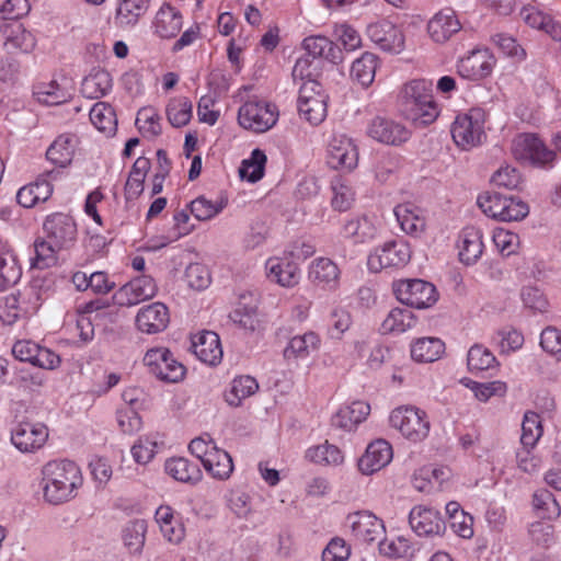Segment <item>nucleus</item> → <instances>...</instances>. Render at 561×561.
Wrapping results in <instances>:
<instances>
[{"mask_svg": "<svg viewBox=\"0 0 561 561\" xmlns=\"http://www.w3.org/2000/svg\"><path fill=\"white\" fill-rule=\"evenodd\" d=\"M495 59L489 49H474L457 64L458 73L469 80H481L489 77Z\"/></svg>", "mask_w": 561, "mask_h": 561, "instance_id": "6ab92c4d", "label": "nucleus"}, {"mask_svg": "<svg viewBox=\"0 0 561 561\" xmlns=\"http://www.w3.org/2000/svg\"><path fill=\"white\" fill-rule=\"evenodd\" d=\"M147 523L144 519L129 522L123 530V540L131 553H139L145 545Z\"/></svg>", "mask_w": 561, "mask_h": 561, "instance_id": "864d4df0", "label": "nucleus"}, {"mask_svg": "<svg viewBox=\"0 0 561 561\" xmlns=\"http://www.w3.org/2000/svg\"><path fill=\"white\" fill-rule=\"evenodd\" d=\"M486 116V112L481 107H472L456 116L450 133L457 147L470 150L483 142L486 138L484 129Z\"/></svg>", "mask_w": 561, "mask_h": 561, "instance_id": "7ed1b4c3", "label": "nucleus"}, {"mask_svg": "<svg viewBox=\"0 0 561 561\" xmlns=\"http://www.w3.org/2000/svg\"><path fill=\"white\" fill-rule=\"evenodd\" d=\"M35 256L33 257V266L37 268H47L55 264L56 253L61 249L57 245L50 244L49 239L36 241L34 244Z\"/></svg>", "mask_w": 561, "mask_h": 561, "instance_id": "680f3d73", "label": "nucleus"}, {"mask_svg": "<svg viewBox=\"0 0 561 561\" xmlns=\"http://www.w3.org/2000/svg\"><path fill=\"white\" fill-rule=\"evenodd\" d=\"M367 135L389 146H400L411 137L410 130L403 124L385 116H376L368 123Z\"/></svg>", "mask_w": 561, "mask_h": 561, "instance_id": "f3484780", "label": "nucleus"}, {"mask_svg": "<svg viewBox=\"0 0 561 561\" xmlns=\"http://www.w3.org/2000/svg\"><path fill=\"white\" fill-rule=\"evenodd\" d=\"M42 305L41 291L31 286L16 294H10L0 301V319L5 324H13L19 319L35 314Z\"/></svg>", "mask_w": 561, "mask_h": 561, "instance_id": "39448f33", "label": "nucleus"}, {"mask_svg": "<svg viewBox=\"0 0 561 561\" xmlns=\"http://www.w3.org/2000/svg\"><path fill=\"white\" fill-rule=\"evenodd\" d=\"M391 445L385 439L371 442L358 460V469L364 474H373L386 467L392 459Z\"/></svg>", "mask_w": 561, "mask_h": 561, "instance_id": "5701e85b", "label": "nucleus"}, {"mask_svg": "<svg viewBox=\"0 0 561 561\" xmlns=\"http://www.w3.org/2000/svg\"><path fill=\"white\" fill-rule=\"evenodd\" d=\"M205 470L215 479L226 480L233 471V462L230 455L220 449L216 448L211 454H208L203 462Z\"/></svg>", "mask_w": 561, "mask_h": 561, "instance_id": "ea45409f", "label": "nucleus"}, {"mask_svg": "<svg viewBox=\"0 0 561 561\" xmlns=\"http://www.w3.org/2000/svg\"><path fill=\"white\" fill-rule=\"evenodd\" d=\"M90 121L95 126V128L107 135H112L116 130V115L113 107L108 103H95L90 110Z\"/></svg>", "mask_w": 561, "mask_h": 561, "instance_id": "a18cd8bd", "label": "nucleus"}, {"mask_svg": "<svg viewBox=\"0 0 561 561\" xmlns=\"http://www.w3.org/2000/svg\"><path fill=\"white\" fill-rule=\"evenodd\" d=\"M520 298L524 307L534 312H545L548 309V300L542 291L537 287H523L520 290Z\"/></svg>", "mask_w": 561, "mask_h": 561, "instance_id": "69168bd1", "label": "nucleus"}, {"mask_svg": "<svg viewBox=\"0 0 561 561\" xmlns=\"http://www.w3.org/2000/svg\"><path fill=\"white\" fill-rule=\"evenodd\" d=\"M533 506L541 518L554 519L561 514L560 505L553 494L545 489L538 490L534 493Z\"/></svg>", "mask_w": 561, "mask_h": 561, "instance_id": "603ef678", "label": "nucleus"}, {"mask_svg": "<svg viewBox=\"0 0 561 561\" xmlns=\"http://www.w3.org/2000/svg\"><path fill=\"white\" fill-rule=\"evenodd\" d=\"M378 234L374 220L367 216H357L345 219L341 228V236L353 244H363L373 241Z\"/></svg>", "mask_w": 561, "mask_h": 561, "instance_id": "a878e982", "label": "nucleus"}, {"mask_svg": "<svg viewBox=\"0 0 561 561\" xmlns=\"http://www.w3.org/2000/svg\"><path fill=\"white\" fill-rule=\"evenodd\" d=\"M333 33L347 51L356 50L362 46L360 34L347 23L335 24Z\"/></svg>", "mask_w": 561, "mask_h": 561, "instance_id": "0e129e2a", "label": "nucleus"}, {"mask_svg": "<svg viewBox=\"0 0 561 561\" xmlns=\"http://www.w3.org/2000/svg\"><path fill=\"white\" fill-rule=\"evenodd\" d=\"M445 351V343L438 337H421L411 345V357L420 363L437 360Z\"/></svg>", "mask_w": 561, "mask_h": 561, "instance_id": "c9c22d12", "label": "nucleus"}, {"mask_svg": "<svg viewBox=\"0 0 561 561\" xmlns=\"http://www.w3.org/2000/svg\"><path fill=\"white\" fill-rule=\"evenodd\" d=\"M461 30V23L451 9L437 12L427 23V32L436 43H445Z\"/></svg>", "mask_w": 561, "mask_h": 561, "instance_id": "393cba45", "label": "nucleus"}, {"mask_svg": "<svg viewBox=\"0 0 561 561\" xmlns=\"http://www.w3.org/2000/svg\"><path fill=\"white\" fill-rule=\"evenodd\" d=\"M259 389V383L255 378L251 376H239L231 381V387L227 393V402L232 407H238L241 401L252 394Z\"/></svg>", "mask_w": 561, "mask_h": 561, "instance_id": "3c124183", "label": "nucleus"}, {"mask_svg": "<svg viewBox=\"0 0 561 561\" xmlns=\"http://www.w3.org/2000/svg\"><path fill=\"white\" fill-rule=\"evenodd\" d=\"M396 298L411 308L426 309L438 298L436 287L423 279H401L392 285Z\"/></svg>", "mask_w": 561, "mask_h": 561, "instance_id": "6e6552de", "label": "nucleus"}, {"mask_svg": "<svg viewBox=\"0 0 561 561\" xmlns=\"http://www.w3.org/2000/svg\"><path fill=\"white\" fill-rule=\"evenodd\" d=\"M165 472L174 480L195 484L202 480L203 473L199 466L184 457H173L164 463Z\"/></svg>", "mask_w": 561, "mask_h": 561, "instance_id": "473e14b6", "label": "nucleus"}, {"mask_svg": "<svg viewBox=\"0 0 561 561\" xmlns=\"http://www.w3.org/2000/svg\"><path fill=\"white\" fill-rule=\"evenodd\" d=\"M49 437L48 427L41 422H19L11 428L10 440L23 454L42 449Z\"/></svg>", "mask_w": 561, "mask_h": 561, "instance_id": "f8f14e48", "label": "nucleus"}, {"mask_svg": "<svg viewBox=\"0 0 561 561\" xmlns=\"http://www.w3.org/2000/svg\"><path fill=\"white\" fill-rule=\"evenodd\" d=\"M112 89V78L106 70H96L81 83V93L88 99H100Z\"/></svg>", "mask_w": 561, "mask_h": 561, "instance_id": "a19ab883", "label": "nucleus"}, {"mask_svg": "<svg viewBox=\"0 0 561 561\" xmlns=\"http://www.w3.org/2000/svg\"><path fill=\"white\" fill-rule=\"evenodd\" d=\"M327 152V161L332 169L351 172L358 164L357 145L346 135H333L328 144Z\"/></svg>", "mask_w": 561, "mask_h": 561, "instance_id": "4468645a", "label": "nucleus"}, {"mask_svg": "<svg viewBox=\"0 0 561 561\" xmlns=\"http://www.w3.org/2000/svg\"><path fill=\"white\" fill-rule=\"evenodd\" d=\"M368 37L382 50L400 53L404 46L402 32L389 21H380L369 24L367 27Z\"/></svg>", "mask_w": 561, "mask_h": 561, "instance_id": "aec40b11", "label": "nucleus"}, {"mask_svg": "<svg viewBox=\"0 0 561 561\" xmlns=\"http://www.w3.org/2000/svg\"><path fill=\"white\" fill-rule=\"evenodd\" d=\"M193 104L187 96H178L169 101L167 105V117L173 127H183L192 118Z\"/></svg>", "mask_w": 561, "mask_h": 561, "instance_id": "de8ad7c7", "label": "nucleus"}, {"mask_svg": "<svg viewBox=\"0 0 561 561\" xmlns=\"http://www.w3.org/2000/svg\"><path fill=\"white\" fill-rule=\"evenodd\" d=\"M3 33V46L8 53H31L36 45L34 35L19 22L4 25Z\"/></svg>", "mask_w": 561, "mask_h": 561, "instance_id": "2f4dec72", "label": "nucleus"}, {"mask_svg": "<svg viewBox=\"0 0 561 561\" xmlns=\"http://www.w3.org/2000/svg\"><path fill=\"white\" fill-rule=\"evenodd\" d=\"M50 174L51 172L41 175L35 182L21 187L16 193L18 203L25 208H31L38 203L46 202L53 194V185L46 179Z\"/></svg>", "mask_w": 561, "mask_h": 561, "instance_id": "7c9ffc66", "label": "nucleus"}, {"mask_svg": "<svg viewBox=\"0 0 561 561\" xmlns=\"http://www.w3.org/2000/svg\"><path fill=\"white\" fill-rule=\"evenodd\" d=\"M352 325L351 313L341 307L330 312L328 333L331 339L340 340Z\"/></svg>", "mask_w": 561, "mask_h": 561, "instance_id": "bf43d9fd", "label": "nucleus"}, {"mask_svg": "<svg viewBox=\"0 0 561 561\" xmlns=\"http://www.w3.org/2000/svg\"><path fill=\"white\" fill-rule=\"evenodd\" d=\"M309 279L322 288L333 289L340 279V268L328 257L314 259L308 272Z\"/></svg>", "mask_w": 561, "mask_h": 561, "instance_id": "c756f323", "label": "nucleus"}, {"mask_svg": "<svg viewBox=\"0 0 561 561\" xmlns=\"http://www.w3.org/2000/svg\"><path fill=\"white\" fill-rule=\"evenodd\" d=\"M158 293L156 280L149 275L133 278L119 287L113 295V300L121 307H133L152 299Z\"/></svg>", "mask_w": 561, "mask_h": 561, "instance_id": "2eb2a0df", "label": "nucleus"}, {"mask_svg": "<svg viewBox=\"0 0 561 561\" xmlns=\"http://www.w3.org/2000/svg\"><path fill=\"white\" fill-rule=\"evenodd\" d=\"M351 554V548L342 538H333L322 552V561H346Z\"/></svg>", "mask_w": 561, "mask_h": 561, "instance_id": "774afa93", "label": "nucleus"}, {"mask_svg": "<svg viewBox=\"0 0 561 561\" xmlns=\"http://www.w3.org/2000/svg\"><path fill=\"white\" fill-rule=\"evenodd\" d=\"M148 10V0H122L116 12V23L122 27L135 25Z\"/></svg>", "mask_w": 561, "mask_h": 561, "instance_id": "c03bdc74", "label": "nucleus"}, {"mask_svg": "<svg viewBox=\"0 0 561 561\" xmlns=\"http://www.w3.org/2000/svg\"><path fill=\"white\" fill-rule=\"evenodd\" d=\"M73 152V139L68 135H61L49 146L46 157L51 163L65 168L71 162Z\"/></svg>", "mask_w": 561, "mask_h": 561, "instance_id": "49530a36", "label": "nucleus"}, {"mask_svg": "<svg viewBox=\"0 0 561 561\" xmlns=\"http://www.w3.org/2000/svg\"><path fill=\"white\" fill-rule=\"evenodd\" d=\"M378 57L373 53H364L352 64L351 77L362 87H369L376 75Z\"/></svg>", "mask_w": 561, "mask_h": 561, "instance_id": "4c0bfd02", "label": "nucleus"}, {"mask_svg": "<svg viewBox=\"0 0 561 561\" xmlns=\"http://www.w3.org/2000/svg\"><path fill=\"white\" fill-rule=\"evenodd\" d=\"M183 26V18L180 11L170 4H163L157 12L153 21L154 34L160 38L175 37Z\"/></svg>", "mask_w": 561, "mask_h": 561, "instance_id": "cd10ccee", "label": "nucleus"}, {"mask_svg": "<svg viewBox=\"0 0 561 561\" xmlns=\"http://www.w3.org/2000/svg\"><path fill=\"white\" fill-rule=\"evenodd\" d=\"M279 117L276 104L264 100H249L238 111L239 125L253 133H265L273 128Z\"/></svg>", "mask_w": 561, "mask_h": 561, "instance_id": "20e7f679", "label": "nucleus"}, {"mask_svg": "<svg viewBox=\"0 0 561 561\" xmlns=\"http://www.w3.org/2000/svg\"><path fill=\"white\" fill-rule=\"evenodd\" d=\"M467 365L471 373H478L493 369L499 363L490 350L481 344H474L468 351Z\"/></svg>", "mask_w": 561, "mask_h": 561, "instance_id": "8fccbe9b", "label": "nucleus"}, {"mask_svg": "<svg viewBox=\"0 0 561 561\" xmlns=\"http://www.w3.org/2000/svg\"><path fill=\"white\" fill-rule=\"evenodd\" d=\"M398 110L416 126H426L436 121L439 108L434 100L432 82L411 80L402 85L398 94Z\"/></svg>", "mask_w": 561, "mask_h": 561, "instance_id": "f257e3e1", "label": "nucleus"}, {"mask_svg": "<svg viewBox=\"0 0 561 561\" xmlns=\"http://www.w3.org/2000/svg\"><path fill=\"white\" fill-rule=\"evenodd\" d=\"M482 231L473 226L462 229L459 241V259L462 263L471 265L476 263L483 253Z\"/></svg>", "mask_w": 561, "mask_h": 561, "instance_id": "bb28decb", "label": "nucleus"}, {"mask_svg": "<svg viewBox=\"0 0 561 561\" xmlns=\"http://www.w3.org/2000/svg\"><path fill=\"white\" fill-rule=\"evenodd\" d=\"M333 197L332 207L339 211H345L351 208L355 193L351 185L343 178H335L331 183Z\"/></svg>", "mask_w": 561, "mask_h": 561, "instance_id": "6e6d98bb", "label": "nucleus"}, {"mask_svg": "<svg viewBox=\"0 0 561 561\" xmlns=\"http://www.w3.org/2000/svg\"><path fill=\"white\" fill-rule=\"evenodd\" d=\"M267 278L282 287H294L300 280V270L298 264L287 255L270 257L265 262Z\"/></svg>", "mask_w": 561, "mask_h": 561, "instance_id": "412c9836", "label": "nucleus"}, {"mask_svg": "<svg viewBox=\"0 0 561 561\" xmlns=\"http://www.w3.org/2000/svg\"><path fill=\"white\" fill-rule=\"evenodd\" d=\"M543 431L540 416L535 412H527L522 423L520 444L525 447H535Z\"/></svg>", "mask_w": 561, "mask_h": 561, "instance_id": "5fc2aeb1", "label": "nucleus"}, {"mask_svg": "<svg viewBox=\"0 0 561 561\" xmlns=\"http://www.w3.org/2000/svg\"><path fill=\"white\" fill-rule=\"evenodd\" d=\"M44 497L51 504L73 499L82 484L80 468L70 460H53L42 470Z\"/></svg>", "mask_w": 561, "mask_h": 561, "instance_id": "f03ea898", "label": "nucleus"}, {"mask_svg": "<svg viewBox=\"0 0 561 561\" xmlns=\"http://www.w3.org/2000/svg\"><path fill=\"white\" fill-rule=\"evenodd\" d=\"M401 229L409 234H417L425 228V219L412 204H401L394 208Z\"/></svg>", "mask_w": 561, "mask_h": 561, "instance_id": "58836bf2", "label": "nucleus"}, {"mask_svg": "<svg viewBox=\"0 0 561 561\" xmlns=\"http://www.w3.org/2000/svg\"><path fill=\"white\" fill-rule=\"evenodd\" d=\"M346 527L352 536L360 542L370 543L385 534L383 522L368 511H358L347 515Z\"/></svg>", "mask_w": 561, "mask_h": 561, "instance_id": "dca6fc26", "label": "nucleus"}, {"mask_svg": "<svg viewBox=\"0 0 561 561\" xmlns=\"http://www.w3.org/2000/svg\"><path fill=\"white\" fill-rule=\"evenodd\" d=\"M370 407L364 401H354L351 404L341 407L332 416L331 423L334 427L344 431H353L369 414Z\"/></svg>", "mask_w": 561, "mask_h": 561, "instance_id": "c85d7f7f", "label": "nucleus"}, {"mask_svg": "<svg viewBox=\"0 0 561 561\" xmlns=\"http://www.w3.org/2000/svg\"><path fill=\"white\" fill-rule=\"evenodd\" d=\"M507 197L499 193H488L478 197V205L482 211L494 219L501 220L505 210Z\"/></svg>", "mask_w": 561, "mask_h": 561, "instance_id": "052dcab7", "label": "nucleus"}, {"mask_svg": "<svg viewBox=\"0 0 561 561\" xmlns=\"http://www.w3.org/2000/svg\"><path fill=\"white\" fill-rule=\"evenodd\" d=\"M192 347L196 357L209 366H216L222 359V347L216 332L203 331L197 333L193 337Z\"/></svg>", "mask_w": 561, "mask_h": 561, "instance_id": "b1692460", "label": "nucleus"}, {"mask_svg": "<svg viewBox=\"0 0 561 561\" xmlns=\"http://www.w3.org/2000/svg\"><path fill=\"white\" fill-rule=\"evenodd\" d=\"M415 324L416 317L411 310L393 308L382 321L381 330L383 333L400 334L412 329Z\"/></svg>", "mask_w": 561, "mask_h": 561, "instance_id": "79ce46f5", "label": "nucleus"}, {"mask_svg": "<svg viewBox=\"0 0 561 561\" xmlns=\"http://www.w3.org/2000/svg\"><path fill=\"white\" fill-rule=\"evenodd\" d=\"M142 362L151 375L164 382H179L186 373L184 365L167 347L159 346L148 350Z\"/></svg>", "mask_w": 561, "mask_h": 561, "instance_id": "423d86ee", "label": "nucleus"}, {"mask_svg": "<svg viewBox=\"0 0 561 561\" xmlns=\"http://www.w3.org/2000/svg\"><path fill=\"white\" fill-rule=\"evenodd\" d=\"M411 259L410 247L400 240L387 241L376 247L368 255L367 266L371 272L383 268H398L407 265Z\"/></svg>", "mask_w": 561, "mask_h": 561, "instance_id": "9d476101", "label": "nucleus"}, {"mask_svg": "<svg viewBox=\"0 0 561 561\" xmlns=\"http://www.w3.org/2000/svg\"><path fill=\"white\" fill-rule=\"evenodd\" d=\"M474 394V397L482 402H486L492 397H503L507 391V385L501 380H493L488 382H478L468 380L465 383Z\"/></svg>", "mask_w": 561, "mask_h": 561, "instance_id": "13d9d810", "label": "nucleus"}, {"mask_svg": "<svg viewBox=\"0 0 561 561\" xmlns=\"http://www.w3.org/2000/svg\"><path fill=\"white\" fill-rule=\"evenodd\" d=\"M328 95L319 82L308 79L299 89L297 107L299 115L317 126L321 124L328 114Z\"/></svg>", "mask_w": 561, "mask_h": 561, "instance_id": "0eeeda50", "label": "nucleus"}, {"mask_svg": "<svg viewBox=\"0 0 561 561\" xmlns=\"http://www.w3.org/2000/svg\"><path fill=\"white\" fill-rule=\"evenodd\" d=\"M319 345V335L312 331H309L302 335L293 336L284 350V356L287 359L306 358L310 355L311 352L317 351Z\"/></svg>", "mask_w": 561, "mask_h": 561, "instance_id": "e433bc0d", "label": "nucleus"}, {"mask_svg": "<svg viewBox=\"0 0 561 561\" xmlns=\"http://www.w3.org/2000/svg\"><path fill=\"white\" fill-rule=\"evenodd\" d=\"M514 158L524 163L545 167L554 160V152L534 134L517 135L512 141Z\"/></svg>", "mask_w": 561, "mask_h": 561, "instance_id": "9b49d317", "label": "nucleus"}, {"mask_svg": "<svg viewBox=\"0 0 561 561\" xmlns=\"http://www.w3.org/2000/svg\"><path fill=\"white\" fill-rule=\"evenodd\" d=\"M22 270L8 243L0 241V290L16 284Z\"/></svg>", "mask_w": 561, "mask_h": 561, "instance_id": "f704fd0d", "label": "nucleus"}, {"mask_svg": "<svg viewBox=\"0 0 561 561\" xmlns=\"http://www.w3.org/2000/svg\"><path fill=\"white\" fill-rule=\"evenodd\" d=\"M306 458L314 463L325 466H339L344 461L342 450L329 442L308 448Z\"/></svg>", "mask_w": 561, "mask_h": 561, "instance_id": "37998d69", "label": "nucleus"}, {"mask_svg": "<svg viewBox=\"0 0 561 561\" xmlns=\"http://www.w3.org/2000/svg\"><path fill=\"white\" fill-rule=\"evenodd\" d=\"M302 47L313 58L321 57L333 64L342 61V50L325 36H308L304 39Z\"/></svg>", "mask_w": 561, "mask_h": 561, "instance_id": "72a5a7b5", "label": "nucleus"}, {"mask_svg": "<svg viewBox=\"0 0 561 561\" xmlns=\"http://www.w3.org/2000/svg\"><path fill=\"white\" fill-rule=\"evenodd\" d=\"M43 229L50 244L66 250L71 248L78 237L77 224L72 216L65 213L48 215L44 221Z\"/></svg>", "mask_w": 561, "mask_h": 561, "instance_id": "ddd939ff", "label": "nucleus"}, {"mask_svg": "<svg viewBox=\"0 0 561 561\" xmlns=\"http://www.w3.org/2000/svg\"><path fill=\"white\" fill-rule=\"evenodd\" d=\"M169 323V308L159 301L141 307L135 317L137 330L146 334L160 333L168 328Z\"/></svg>", "mask_w": 561, "mask_h": 561, "instance_id": "a211bd4d", "label": "nucleus"}, {"mask_svg": "<svg viewBox=\"0 0 561 561\" xmlns=\"http://www.w3.org/2000/svg\"><path fill=\"white\" fill-rule=\"evenodd\" d=\"M390 425L412 442L424 439L430 432L426 413L415 407L394 409L389 417Z\"/></svg>", "mask_w": 561, "mask_h": 561, "instance_id": "1a4fd4ad", "label": "nucleus"}, {"mask_svg": "<svg viewBox=\"0 0 561 561\" xmlns=\"http://www.w3.org/2000/svg\"><path fill=\"white\" fill-rule=\"evenodd\" d=\"M267 157L259 148L252 150L250 157L244 159L240 167V176L251 183H255L264 175Z\"/></svg>", "mask_w": 561, "mask_h": 561, "instance_id": "09e8293b", "label": "nucleus"}, {"mask_svg": "<svg viewBox=\"0 0 561 561\" xmlns=\"http://www.w3.org/2000/svg\"><path fill=\"white\" fill-rule=\"evenodd\" d=\"M226 207L224 201L213 202L205 196H198L190 204L192 215L199 221L209 220L216 217Z\"/></svg>", "mask_w": 561, "mask_h": 561, "instance_id": "4d7b16f0", "label": "nucleus"}, {"mask_svg": "<svg viewBox=\"0 0 561 561\" xmlns=\"http://www.w3.org/2000/svg\"><path fill=\"white\" fill-rule=\"evenodd\" d=\"M409 523L417 536L439 535L445 528L439 512L424 505L411 510Z\"/></svg>", "mask_w": 561, "mask_h": 561, "instance_id": "4be33fe9", "label": "nucleus"}, {"mask_svg": "<svg viewBox=\"0 0 561 561\" xmlns=\"http://www.w3.org/2000/svg\"><path fill=\"white\" fill-rule=\"evenodd\" d=\"M540 346L549 355L561 360V331L556 327H547L540 334Z\"/></svg>", "mask_w": 561, "mask_h": 561, "instance_id": "338daca9", "label": "nucleus"}, {"mask_svg": "<svg viewBox=\"0 0 561 561\" xmlns=\"http://www.w3.org/2000/svg\"><path fill=\"white\" fill-rule=\"evenodd\" d=\"M35 94L41 103L47 105H57L67 99L66 91L55 80L37 85Z\"/></svg>", "mask_w": 561, "mask_h": 561, "instance_id": "e2e57ef3", "label": "nucleus"}]
</instances>
